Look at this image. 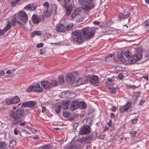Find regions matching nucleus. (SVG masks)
I'll use <instances>...</instances> for the list:
<instances>
[{"instance_id": "24", "label": "nucleus", "mask_w": 149, "mask_h": 149, "mask_svg": "<svg viewBox=\"0 0 149 149\" xmlns=\"http://www.w3.org/2000/svg\"><path fill=\"white\" fill-rule=\"evenodd\" d=\"M117 56L118 60L122 63H125L126 62V59L123 56V54L121 53L118 54Z\"/></svg>"}, {"instance_id": "26", "label": "nucleus", "mask_w": 149, "mask_h": 149, "mask_svg": "<svg viewBox=\"0 0 149 149\" xmlns=\"http://www.w3.org/2000/svg\"><path fill=\"white\" fill-rule=\"evenodd\" d=\"M16 141L14 140H12L10 141L9 143V147L10 148H12L16 145Z\"/></svg>"}, {"instance_id": "28", "label": "nucleus", "mask_w": 149, "mask_h": 149, "mask_svg": "<svg viewBox=\"0 0 149 149\" xmlns=\"http://www.w3.org/2000/svg\"><path fill=\"white\" fill-rule=\"evenodd\" d=\"M148 22L146 20L144 23L143 25L146 31L149 32V24L148 23Z\"/></svg>"}, {"instance_id": "41", "label": "nucleus", "mask_w": 149, "mask_h": 149, "mask_svg": "<svg viewBox=\"0 0 149 149\" xmlns=\"http://www.w3.org/2000/svg\"><path fill=\"white\" fill-rule=\"evenodd\" d=\"M112 121L111 120H110L109 122L108 123V125L109 127H111V130L112 131L114 129V127L113 126H112Z\"/></svg>"}, {"instance_id": "38", "label": "nucleus", "mask_w": 149, "mask_h": 149, "mask_svg": "<svg viewBox=\"0 0 149 149\" xmlns=\"http://www.w3.org/2000/svg\"><path fill=\"white\" fill-rule=\"evenodd\" d=\"M118 88L116 87V88L112 87L110 89H109V91L111 93L113 94L116 92V90Z\"/></svg>"}, {"instance_id": "44", "label": "nucleus", "mask_w": 149, "mask_h": 149, "mask_svg": "<svg viewBox=\"0 0 149 149\" xmlns=\"http://www.w3.org/2000/svg\"><path fill=\"white\" fill-rule=\"evenodd\" d=\"M34 86H30L27 89L26 91L28 92L34 91Z\"/></svg>"}, {"instance_id": "9", "label": "nucleus", "mask_w": 149, "mask_h": 149, "mask_svg": "<svg viewBox=\"0 0 149 149\" xmlns=\"http://www.w3.org/2000/svg\"><path fill=\"white\" fill-rule=\"evenodd\" d=\"M72 26L70 25H64L62 24H58L56 28V31L58 32H64L70 30Z\"/></svg>"}, {"instance_id": "53", "label": "nucleus", "mask_w": 149, "mask_h": 149, "mask_svg": "<svg viewBox=\"0 0 149 149\" xmlns=\"http://www.w3.org/2000/svg\"><path fill=\"white\" fill-rule=\"evenodd\" d=\"M118 77L121 80H122L123 79V75L122 73L119 74Z\"/></svg>"}, {"instance_id": "64", "label": "nucleus", "mask_w": 149, "mask_h": 149, "mask_svg": "<svg viewBox=\"0 0 149 149\" xmlns=\"http://www.w3.org/2000/svg\"><path fill=\"white\" fill-rule=\"evenodd\" d=\"M93 24L95 25H98L100 24V22L99 21H94L93 22Z\"/></svg>"}, {"instance_id": "54", "label": "nucleus", "mask_w": 149, "mask_h": 149, "mask_svg": "<svg viewBox=\"0 0 149 149\" xmlns=\"http://www.w3.org/2000/svg\"><path fill=\"white\" fill-rule=\"evenodd\" d=\"M79 125V124L78 123H74L73 126V128L74 130H76L77 127Z\"/></svg>"}, {"instance_id": "33", "label": "nucleus", "mask_w": 149, "mask_h": 149, "mask_svg": "<svg viewBox=\"0 0 149 149\" xmlns=\"http://www.w3.org/2000/svg\"><path fill=\"white\" fill-rule=\"evenodd\" d=\"M17 20L15 17L12 18L11 19V24L13 26H15L16 25Z\"/></svg>"}, {"instance_id": "48", "label": "nucleus", "mask_w": 149, "mask_h": 149, "mask_svg": "<svg viewBox=\"0 0 149 149\" xmlns=\"http://www.w3.org/2000/svg\"><path fill=\"white\" fill-rule=\"evenodd\" d=\"M76 148L75 145H70L67 148V149H76Z\"/></svg>"}, {"instance_id": "36", "label": "nucleus", "mask_w": 149, "mask_h": 149, "mask_svg": "<svg viewBox=\"0 0 149 149\" xmlns=\"http://www.w3.org/2000/svg\"><path fill=\"white\" fill-rule=\"evenodd\" d=\"M5 104L7 105L13 104L12 99H7L5 101Z\"/></svg>"}, {"instance_id": "39", "label": "nucleus", "mask_w": 149, "mask_h": 149, "mask_svg": "<svg viewBox=\"0 0 149 149\" xmlns=\"http://www.w3.org/2000/svg\"><path fill=\"white\" fill-rule=\"evenodd\" d=\"M63 115L64 117L68 118L70 116V113L69 112L65 111L63 113Z\"/></svg>"}, {"instance_id": "45", "label": "nucleus", "mask_w": 149, "mask_h": 149, "mask_svg": "<svg viewBox=\"0 0 149 149\" xmlns=\"http://www.w3.org/2000/svg\"><path fill=\"white\" fill-rule=\"evenodd\" d=\"M31 4H29L27 5L24 8V9L26 10H28L30 9H31Z\"/></svg>"}, {"instance_id": "56", "label": "nucleus", "mask_w": 149, "mask_h": 149, "mask_svg": "<svg viewBox=\"0 0 149 149\" xmlns=\"http://www.w3.org/2000/svg\"><path fill=\"white\" fill-rule=\"evenodd\" d=\"M111 110L113 112H115L116 111V108L115 106H113L111 108Z\"/></svg>"}, {"instance_id": "58", "label": "nucleus", "mask_w": 149, "mask_h": 149, "mask_svg": "<svg viewBox=\"0 0 149 149\" xmlns=\"http://www.w3.org/2000/svg\"><path fill=\"white\" fill-rule=\"evenodd\" d=\"M43 46V44L42 43H39L37 45L36 47H42Z\"/></svg>"}, {"instance_id": "16", "label": "nucleus", "mask_w": 149, "mask_h": 149, "mask_svg": "<svg viewBox=\"0 0 149 149\" xmlns=\"http://www.w3.org/2000/svg\"><path fill=\"white\" fill-rule=\"evenodd\" d=\"M78 101L74 100L71 103L70 109L72 111H74L78 108Z\"/></svg>"}, {"instance_id": "34", "label": "nucleus", "mask_w": 149, "mask_h": 149, "mask_svg": "<svg viewBox=\"0 0 149 149\" xmlns=\"http://www.w3.org/2000/svg\"><path fill=\"white\" fill-rule=\"evenodd\" d=\"M84 77H83L81 79H79L77 81V83L78 85H80L85 83H83V82L84 81V80L83 79Z\"/></svg>"}, {"instance_id": "47", "label": "nucleus", "mask_w": 149, "mask_h": 149, "mask_svg": "<svg viewBox=\"0 0 149 149\" xmlns=\"http://www.w3.org/2000/svg\"><path fill=\"white\" fill-rule=\"evenodd\" d=\"M47 51V49L45 48H42L40 50V53L41 54H43L45 53Z\"/></svg>"}, {"instance_id": "42", "label": "nucleus", "mask_w": 149, "mask_h": 149, "mask_svg": "<svg viewBox=\"0 0 149 149\" xmlns=\"http://www.w3.org/2000/svg\"><path fill=\"white\" fill-rule=\"evenodd\" d=\"M58 80L59 83L60 84L63 83L64 81L63 77V76L59 77L58 78Z\"/></svg>"}, {"instance_id": "52", "label": "nucleus", "mask_w": 149, "mask_h": 149, "mask_svg": "<svg viewBox=\"0 0 149 149\" xmlns=\"http://www.w3.org/2000/svg\"><path fill=\"white\" fill-rule=\"evenodd\" d=\"M137 132L136 131H134L131 132L130 133V134L131 135L132 137L134 136L136 134Z\"/></svg>"}, {"instance_id": "1", "label": "nucleus", "mask_w": 149, "mask_h": 149, "mask_svg": "<svg viewBox=\"0 0 149 149\" xmlns=\"http://www.w3.org/2000/svg\"><path fill=\"white\" fill-rule=\"evenodd\" d=\"M97 28L93 27L88 29L87 28H83L81 30H76L72 32V34L74 36L70 39L72 43L77 42L80 44L83 42V38L85 39H89L93 37Z\"/></svg>"}, {"instance_id": "15", "label": "nucleus", "mask_w": 149, "mask_h": 149, "mask_svg": "<svg viewBox=\"0 0 149 149\" xmlns=\"http://www.w3.org/2000/svg\"><path fill=\"white\" fill-rule=\"evenodd\" d=\"M75 79V77L72 74H68L66 76V81L68 83L72 84Z\"/></svg>"}, {"instance_id": "49", "label": "nucleus", "mask_w": 149, "mask_h": 149, "mask_svg": "<svg viewBox=\"0 0 149 149\" xmlns=\"http://www.w3.org/2000/svg\"><path fill=\"white\" fill-rule=\"evenodd\" d=\"M5 27L8 30L9 29L11 28V22H10L8 21L7 22V24Z\"/></svg>"}, {"instance_id": "14", "label": "nucleus", "mask_w": 149, "mask_h": 149, "mask_svg": "<svg viewBox=\"0 0 149 149\" xmlns=\"http://www.w3.org/2000/svg\"><path fill=\"white\" fill-rule=\"evenodd\" d=\"M36 102L33 101H29L22 104L21 107H28L32 109H33L35 107Z\"/></svg>"}, {"instance_id": "32", "label": "nucleus", "mask_w": 149, "mask_h": 149, "mask_svg": "<svg viewBox=\"0 0 149 149\" xmlns=\"http://www.w3.org/2000/svg\"><path fill=\"white\" fill-rule=\"evenodd\" d=\"M20 0H14L11 2V6L12 7H14L17 5L19 4L18 1Z\"/></svg>"}, {"instance_id": "8", "label": "nucleus", "mask_w": 149, "mask_h": 149, "mask_svg": "<svg viewBox=\"0 0 149 149\" xmlns=\"http://www.w3.org/2000/svg\"><path fill=\"white\" fill-rule=\"evenodd\" d=\"M17 18L24 23H26L28 21V17L26 13L23 10L20 11L18 13Z\"/></svg>"}, {"instance_id": "10", "label": "nucleus", "mask_w": 149, "mask_h": 149, "mask_svg": "<svg viewBox=\"0 0 149 149\" xmlns=\"http://www.w3.org/2000/svg\"><path fill=\"white\" fill-rule=\"evenodd\" d=\"M91 132V128L90 126L87 125H84L80 128L79 133L81 135L87 134H89Z\"/></svg>"}, {"instance_id": "7", "label": "nucleus", "mask_w": 149, "mask_h": 149, "mask_svg": "<svg viewBox=\"0 0 149 149\" xmlns=\"http://www.w3.org/2000/svg\"><path fill=\"white\" fill-rule=\"evenodd\" d=\"M84 80L83 83H86L89 81L92 84L98 85L99 77L96 75H92L90 77H85L83 79Z\"/></svg>"}, {"instance_id": "11", "label": "nucleus", "mask_w": 149, "mask_h": 149, "mask_svg": "<svg viewBox=\"0 0 149 149\" xmlns=\"http://www.w3.org/2000/svg\"><path fill=\"white\" fill-rule=\"evenodd\" d=\"M70 0H64V7L65 9L66 15L69 16L71 13L72 9V6L69 4Z\"/></svg>"}, {"instance_id": "12", "label": "nucleus", "mask_w": 149, "mask_h": 149, "mask_svg": "<svg viewBox=\"0 0 149 149\" xmlns=\"http://www.w3.org/2000/svg\"><path fill=\"white\" fill-rule=\"evenodd\" d=\"M44 18V16L43 15L38 16L34 14L31 17V20L34 24H38L40 21H43Z\"/></svg>"}, {"instance_id": "55", "label": "nucleus", "mask_w": 149, "mask_h": 149, "mask_svg": "<svg viewBox=\"0 0 149 149\" xmlns=\"http://www.w3.org/2000/svg\"><path fill=\"white\" fill-rule=\"evenodd\" d=\"M105 138V134L101 135L99 136V139L102 140H104Z\"/></svg>"}, {"instance_id": "25", "label": "nucleus", "mask_w": 149, "mask_h": 149, "mask_svg": "<svg viewBox=\"0 0 149 149\" xmlns=\"http://www.w3.org/2000/svg\"><path fill=\"white\" fill-rule=\"evenodd\" d=\"M12 102L13 104L17 103L20 101V99L19 97L17 96L14 97L12 99Z\"/></svg>"}, {"instance_id": "22", "label": "nucleus", "mask_w": 149, "mask_h": 149, "mask_svg": "<svg viewBox=\"0 0 149 149\" xmlns=\"http://www.w3.org/2000/svg\"><path fill=\"white\" fill-rule=\"evenodd\" d=\"M34 92L37 93L41 92L43 89L41 88L39 84H37L35 86H34Z\"/></svg>"}, {"instance_id": "51", "label": "nucleus", "mask_w": 149, "mask_h": 149, "mask_svg": "<svg viewBox=\"0 0 149 149\" xmlns=\"http://www.w3.org/2000/svg\"><path fill=\"white\" fill-rule=\"evenodd\" d=\"M138 120V118H136L132 120H131V122L132 124H135L137 123Z\"/></svg>"}, {"instance_id": "13", "label": "nucleus", "mask_w": 149, "mask_h": 149, "mask_svg": "<svg viewBox=\"0 0 149 149\" xmlns=\"http://www.w3.org/2000/svg\"><path fill=\"white\" fill-rule=\"evenodd\" d=\"M71 17L72 20L74 18H76L77 22L78 23H79L82 20V17L79 14L78 11L76 10L73 11L71 15Z\"/></svg>"}, {"instance_id": "62", "label": "nucleus", "mask_w": 149, "mask_h": 149, "mask_svg": "<svg viewBox=\"0 0 149 149\" xmlns=\"http://www.w3.org/2000/svg\"><path fill=\"white\" fill-rule=\"evenodd\" d=\"M5 74V72L3 70H1L0 71V76H3Z\"/></svg>"}, {"instance_id": "4", "label": "nucleus", "mask_w": 149, "mask_h": 149, "mask_svg": "<svg viewBox=\"0 0 149 149\" xmlns=\"http://www.w3.org/2000/svg\"><path fill=\"white\" fill-rule=\"evenodd\" d=\"M43 6L46 9L45 12L44 13V15L46 18L51 16L53 13H54L55 14H56V10L57 8L56 4H53L50 7L49 3L47 2H45L43 3Z\"/></svg>"}, {"instance_id": "19", "label": "nucleus", "mask_w": 149, "mask_h": 149, "mask_svg": "<svg viewBox=\"0 0 149 149\" xmlns=\"http://www.w3.org/2000/svg\"><path fill=\"white\" fill-rule=\"evenodd\" d=\"M97 136V133L96 132H94L91 135L87 136L86 137V139H87V141L88 143L90 142V141L93 139H95Z\"/></svg>"}, {"instance_id": "27", "label": "nucleus", "mask_w": 149, "mask_h": 149, "mask_svg": "<svg viewBox=\"0 0 149 149\" xmlns=\"http://www.w3.org/2000/svg\"><path fill=\"white\" fill-rule=\"evenodd\" d=\"M42 34L41 32L38 31H34L31 33V36L32 37H34L35 35L40 36Z\"/></svg>"}, {"instance_id": "21", "label": "nucleus", "mask_w": 149, "mask_h": 149, "mask_svg": "<svg viewBox=\"0 0 149 149\" xmlns=\"http://www.w3.org/2000/svg\"><path fill=\"white\" fill-rule=\"evenodd\" d=\"M131 13H128L127 14L125 15L124 13H121L119 14V16L120 19H127L130 15Z\"/></svg>"}, {"instance_id": "30", "label": "nucleus", "mask_w": 149, "mask_h": 149, "mask_svg": "<svg viewBox=\"0 0 149 149\" xmlns=\"http://www.w3.org/2000/svg\"><path fill=\"white\" fill-rule=\"evenodd\" d=\"M40 148L41 149H51V146L50 144H47L40 146Z\"/></svg>"}, {"instance_id": "18", "label": "nucleus", "mask_w": 149, "mask_h": 149, "mask_svg": "<svg viewBox=\"0 0 149 149\" xmlns=\"http://www.w3.org/2000/svg\"><path fill=\"white\" fill-rule=\"evenodd\" d=\"M141 94V92L140 91L137 92H134L133 93V95L132 96V102L134 104L136 100H137L138 97H140Z\"/></svg>"}, {"instance_id": "40", "label": "nucleus", "mask_w": 149, "mask_h": 149, "mask_svg": "<svg viewBox=\"0 0 149 149\" xmlns=\"http://www.w3.org/2000/svg\"><path fill=\"white\" fill-rule=\"evenodd\" d=\"M7 145L4 142L0 141V147L2 148L3 149H4Z\"/></svg>"}, {"instance_id": "60", "label": "nucleus", "mask_w": 149, "mask_h": 149, "mask_svg": "<svg viewBox=\"0 0 149 149\" xmlns=\"http://www.w3.org/2000/svg\"><path fill=\"white\" fill-rule=\"evenodd\" d=\"M42 113H44V112L46 110V107L45 106H42Z\"/></svg>"}, {"instance_id": "50", "label": "nucleus", "mask_w": 149, "mask_h": 149, "mask_svg": "<svg viewBox=\"0 0 149 149\" xmlns=\"http://www.w3.org/2000/svg\"><path fill=\"white\" fill-rule=\"evenodd\" d=\"M37 5L36 3H33L32 4V6H31V10H34L36 8Z\"/></svg>"}, {"instance_id": "23", "label": "nucleus", "mask_w": 149, "mask_h": 149, "mask_svg": "<svg viewBox=\"0 0 149 149\" xmlns=\"http://www.w3.org/2000/svg\"><path fill=\"white\" fill-rule=\"evenodd\" d=\"M78 108L81 109H85L86 108V104L83 101L79 102L78 101Z\"/></svg>"}, {"instance_id": "43", "label": "nucleus", "mask_w": 149, "mask_h": 149, "mask_svg": "<svg viewBox=\"0 0 149 149\" xmlns=\"http://www.w3.org/2000/svg\"><path fill=\"white\" fill-rule=\"evenodd\" d=\"M61 105H59L55 109V111L57 114H58L60 112L61 110Z\"/></svg>"}, {"instance_id": "3", "label": "nucleus", "mask_w": 149, "mask_h": 149, "mask_svg": "<svg viewBox=\"0 0 149 149\" xmlns=\"http://www.w3.org/2000/svg\"><path fill=\"white\" fill-rule=\"evenodd\" d=\"M94 0H78L79 4L81 6V8L83 11L88 12L92 8L95 7L93 3Z\"/></svg>"}, {"instance_id": "20", "label": "nucleus", "mask_w": 149, "mask_h": 149, "mask_svg": "<svg viewBox=\"0 0 149 149\" xmlns=\"http://www.w3.org/2000/svg\"><path fill=\"white\" fill-rule=\"evenodd\" d=\"M70 104L69 100H65L62 102V107L63 109L65 110L67 109L69 106Z\"/></svg>"}, {"instance_id": "29", "label": "nucleus", "mask_w": 149, "mask_h": 149, "mask_svg": "<svg viewBox=\"0 0 149 149\" xmlns=\"http://www.w3.org/2000/svg\"><path fill=\"white\" fill-rule=\"evenodd\" d=\"M87 141V139L86 137H82L79 140V142L82 144H85Z\"/></svg>"}, {"instance_id": "57", "label": "nucleus", "mask_w": 149, "mask_h": 149, "mask_svg": "<svg viewBox=\"0 0 149 149\" xmlns=\"http://www.w3.org/2000/svg\"><path fill=\"white\" fill-rule=\"evenodd\" d=\"M145 101L144 99L141 100L139 103V104L140 105H142L145 102Z\"/></svg>"}, {"instance_id": "59", "label": "nucleus", "mask_w": 149, "mask_h": 149, "mask_svg": "<svg viewBox=\"0 0 149 149\" xmlns=\"http://www.w3.org/2000/svg\"><path fill=\"white\" fill-rule=\"evenodd\" d=\"M139 87V86H136L134 85H130L129 86V87L130 88H132L133 89H135Z\"/></svg>"}, {"instance_id": "2", "label": "nucleus", "mask_w": 149, "mask_h": 149, "mask_svg": "<svg viewBox=\"0 0 149 149\" xmlns=\"http://www.w3.org/2000/svg\"><path fill=\"white\" fill-rule=\"evenodd\" d=\"M22 107H21L16 111L11 110L9 113V120L13 122L12 124L14 125H17L22 121L19 119L24 117L26 115Z\"/></svg>"}, {"instance_id": "46", "label": "nucleus", "mask_w": 149, "mask_h": 149, "mask_svg": "<svg viewBox=\"0 0 149 149\" xmlns=\"http://www.w3.org/2000/svg\"><path fill=\"white\" fill-rule=\"evenodd\" d=\"M113 24V22L111 20H109L106 22V26L109 27H111V25Z\"/></svg>"}, {"instance_id": "17", "label": "nucleus", "mask_w": 149, "mask_h": 149, "mask_svg": "<svg viewBox=\"0 0 149 149\" xmlns=\"http://www.w3.org/2000/svg\"><path fill=\"white\" fill-rule=\"evenodd\" d=\"M131 107V104L129 102H127L126 104L120 108V112L124 113L125 111H127Z\"/></svg>"}, {"instance_id": "63", "label": "nucleus", "mask_w": 149, "mask_h": 149, "mask_svg": "<svg viewBox=\"0 0 149 149\" xmlns=\"http://www.w3.org/2000/svg\"><path fill=\"white\" fill-rule=\"evenodd\" d=\"M26 122L24 121V122H23L22 123H20L19 124V125L20 126H24L25 125H26Z\"/></svg>"}, {"instance_id": "31", "label": "nucleus", "mask_w": 149, "mask_h": 149, "mask_svg": "<svg viewBox=\"0 0 149 149\" xmlns=\"http://www.w3.org/2000/svg\"><path fill=\"white\" fill-rule=\"evenodd\" d=\"M113 83L112 82H107L105 83L106 86L108 89H110L111 88L113 87Z\"/></svg>"}, {"instance_id": "35", "label": "nucleus", "mask_w": 149, "mask_h": 149, "mask_svg": "<svg viewBox=\"0 0 149 149\" xmlns=\"http://www.w3.org/2000/svg\"><path fill=\"white\" fill-rule=\"evenodd\" d=\"M68 95L66 91H64L61 93L60 96L63 98H66L68 97Z\"/></svg>"}, {"instance_id": "6", "label": "nucleus", "mask_w": 149, "mask_h": 149, "mask_svg": "<svg viewBox=\"0 0 149 149\" xmlns=\"http://www.w3.org/2000/svg\"><path fill=\"white\" fill-rule=\"evenodd\" d=\"M41 85L45 89H49L52 87L57 86L58 82L56 80H52L50 82L48 81H43L41 82Z\"/></svg>"}, {"instance_id": "61", "label": "nucleus", "mask_w": 149, "mask_h": 149, "mask_svg": "<svg viewBox=\"0 0 149 149\" xmlns=\"http://www.w3.org/2000/svg\"><path fill=\"white\" fill-rule=\"evenodd\" d=\"M18 131H19L16 128L15 129L14 132V134L15 135H17L18 133Z\"/></svg>"}, {"instance_id": "5", "label": "nucleus", "mask_w": 149, "mask_h": 149, "mask_svg": "<svg viewBox=\"0 0 149 149\" xmlns=\"http://www.w3.org/2000/svg\"><path fill=\"white\" fill-rule=\"evenodd\" d=\"M136 53L134 54L131 58L128 59V61L132 64L141 60L142 57V51L140 48L137 47L136 49Z\"/></svg>"}, {"instance_id": "37", "label": "nucleus", "mask_w": 149, "mask_h": 149, "mask_svg": "<svg viewBox=\"0 0 149 149\" xmlns=\"http://www.w3.org/2000/svg\"><path fill=\"white\" fill-rule=\"evenodd\" d=\"M124 54L125 57L127 58H128L129 59L131 58V53L129 51H126L125 53Z\"/></svg>"}]
</instances>
